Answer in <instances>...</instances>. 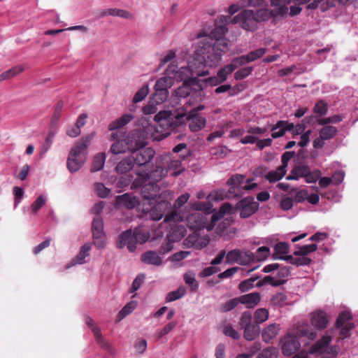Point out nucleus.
Here are the masks:
<instances>
[{
  "label": "nucleus",
  "mask_w": 358,
  "mask_h": 358,
  "mask_svg": "<svg viewBox=\"0 0 358 358\" xmlns=\"http://www.w3.org/2000/svg\"><path fill=\"white\" fill-rule=\"evenodd\" d=\"M135 164V159L131 156L122 159L115 168L117 174H124L131 171Z\"/></svg>",
  "instance_id": "24"
},
{
  "label": "nucleus",
  "mask_w": 358,
  "mask_h": 358,
  "mask_svg": "<svg viewBox=\"0 0 358 358\" xmlns=\"http://www.w3.org/2000/svg\"><path fill=\"white\" fill-rule=\"evenodd\" d=\"M110 151L113 155L124 153L127 151H129L125 139L122 138L114 142L110 147Z\"/></svg>",
  "instance_id": "38"
},
{
  "label": "nucleus",
  "mask_w": 358,
  "mask_h": 358,
  "mask_svg": "<svg viewBox=\"0 0 358 358\" xmlns=\"http://www.w3.org/2000/svg\"><path fill=\"white\" fill-rule=\"evenodd\" d=\"M155 124L145 118L142 117L137 121L138 134L144 141L152 139L160 141L169 136L174 130L177 131L179 126V110L174 113L170 110H161L155 115Z\"/></svg>",
  "instance_id": "3"
},
{
  "label": "nucleus",
  "mask_w": 358,
  "mask_h": 358,
  "mask_svg": "<svg viewBox=\"0 0 358 358\" xmlns=\"http://www.w3.org/2000/svg\"><path fill=\"white\" fill-rule=\"evenodd\" d=\"M95 190L97 195L101 198L107 197L110 192V189L107 188L103 183L100 182L95 184Z\"/></svg>",
  "instance_id": "60"
},
{
  "label": "nucleus",
  "mask_w": 358,
  "mask_h": 358,
  "mask_svg": "<svg viewBox=\"0 0 358 358\" xmlns=\"http://www.w3.org/2000/svg\"><path fill=\"white\" fill-rule=\"evenodd\" d=\"M155 155V151L152 148L145 146L143 148H139L131 157L135 159V164L138 166H143L147 165Z\"/></svg>",
  "instance_id": "14"
},
{
  "label": "nucleus",
  "mask_w": 358,
  "mask_h": 358,
  "mask_svg": "<svg viewBox=\"0 0 358 358\" xmlns=\"http://www.w3.org/2000/svg\"><path fill=\"white\" fill-rule=\"evenodd\" d=\"M229 20V17L222 16L220 18V22L222 24H218V22H215V27L210 31L209 36L207 38L213 39L217 38H224L223 36L228 31V28L227 27V22Z\"/></svg>",
  "instance_id": "22"
},
{
  "label": "nucleus",
  "mask_w": 358,
  "mask_h": 358,
  "mask_svg": "<svg viewBox=\"0 0 358 358\" xmlns=\"http://www.w3.org/2000/svg\"><path fill=\"white\" fill-rule=\"evenodd\" d=\"M280 329L279 324H271L263 330L262 336H277Z\"/></svg>",
  "instance_id": "59"
},
{
  "label": "nucleus",
  "mask_w": 358,
  "mask_h": 358,
  "mask_svg": "<svg viewBox=\"0 0 358 358\" xmlns=\"http://www.w3.org/2000/svg\"><path fill=\"white\" fill-rule=\"evenodd\" d=\"M138 203V201L135 196H132L129 194L125 193L116 196L115 207V208L124 207L127 209L131 210L136 208Z\"/></svg>",
  "instance_id": "19"
},
{
  "label": "nucleus",
  "mask_w": 358,
  "mask_h": 358,
  "mask_svg": "<svg viewBox=\"0 0 358 358\" xmlns=\"http://www.w3.org/2000/svg\"><path fill=\"white\" fill-rule=\"evenodd\" d=\"M286 336H316L309 324L304 321L299 322L295 332L289 333Z\"/></svg>",
  "instance_id": "29"
},
{
  "label": "nucleus",
  "mask_w": 358,
  "mask_h": 358,
  "mask_svg": "<svg viewBox=\"0 0 358 358\" xmlns=\"http://www.w3.org/2000/svg\"><path fill=\"white\" fill-rule=\"evenodd\" d=\"M184 280L185 283L190 287L191 292H195L199 288V283L195 279L194 273L189 271L184 275Z\"/></svg>",
  "instance_id": "46"
},
{
  "label": "nucleus",
  "mask_w": 358,
  "mask_h": 358,
  "mask_svg": "<svg viewBox=\"0 0 358 358\" xmlns=\"http://www.w3.org/2000/svg\"><path fill=\"white\" fill-rule=\"evenodd\" d=\"M317 249V245L315 243H312L309 245H305L300 246L298 250L294 252V255L295 256H303L306 257L311 252L316 251Z\"/></svg>",
  "instance_id": "44"
},
{
  "label": "nucleus",
  "mask_w": 358,
  "mask_h": 358,
  "mask_svg": "<svg viewBox=\"0 0 358 358\" xmlns=\"http://www.w3.org/2000/svg\"><path fill=\"white\" fill-rule=\"evenodd\" d=\"M94 136V133L88 134L78 140L72 147L67 159V168L70 172L78 171L84 164L87 155V148Z\"/></svg>",
  "instance_id": "6"
},
{
  "label": "nucleus",
  "mask_w": 358,
  "mask_h": 358,
  "mask_svg": "<svg viewBox=\"0 0 358 358\" xmlns=\"http://www.w3.org/2000/svg\"><path fill=\"white\" fill-rule=\"evenodd\" d=\"M198 236L199 234L197 231H192V233L189 234L187 238L184 241L183 245L185 248H194L197 241Z\"/></svg>",
  "instance_id": "56"
},
{
  "label": "nucleus",
  "mask_w": 358,
  "mask_h": 358,
  "mask_svg": "<svg viewBox=\"0 0 358 358\" xmlns=\"http://www.w3.org/2000/svg\"><path fill=\"white\" fill-rule=\"evenodd\" d=\"M141 260L146 264L160 266L162 264V259L159 255L152 250H149L143 253L141 256Z\"/></svg>",
  "instance_id": "27"
},
{
  "label": "nucleus",
  "mask_w": 358,
  "mask_h": 358,
  "mask_svg": "<svg viewBox=\"0 0 358 358\" xmlns=\"http://www.w3.org/2000/svg\"><path fill=\"white\" fill-rule=\"evenodd\" d=\"M238 298L231 299L225 303H223L220 306V311L222 313H226L234 310L238 305Z\"/></svg>",
  "instance_id": "51"
},
{
  "label": "nucleus",
  "mask_w": 358,
  "mask_h": 358,
  "mask_svg": "<svg viewBox=\"0 0 358 358\" xmlns=\"http://www.w3.org/2000/svg\"><path fill=\"white\" fill-rule=\"evenodd\" d=\"M132 229H129L122 231L118 236L117 241V248L122 249L127 245L128 250L130 252H134L136 250L135 243L132 238Z\"/></svg>",
  "instance_id": "16"
},
{
  "label": "nucleus",
  "mask_w": 358,
  "mask_h": 358,
  "mask_svg": "<svg viewBox=\"0 0 358 358\" xmlns=\"http://www.w3.org/2000/svg\"><path fill=\"white\" fill-rule=\"evenodd\" d=\"M190 77L185 80L180 86V97L190 96L189 100V105H192V99L193 102L202 101L204 98L203 89L209 83L211 86L218 85L223 82L218 79L216 76L210 77L206 79H199L200 76L193 75L192 71L188 67Z\"/></svg>",
  "instance_id": "4"
},
{
  "label": "nucleus",
  "mask_w": 358,
  "mask_h": 358,
  "mask_svg": "<svg viewBox=\"0 0 358 358\" xmlns=\"http://www.w3.org/2000/svg\"><path fill=\"white\" fill-rule=\"evenodd\" d=\"M23 71H24V69L21 66L17 65V66H13V68L3 72L0 75V82L6 80H9V79L16 76L17 75L20 74Z\"/></svg>",
  "instance_id": "40"
},
{
  "label": "nucleus",
  "mask_w": 358,
  "mask_h": 358,
  "mask_svg": "<svg viewBox=\"0 0 358 358\" xmlns=\"http://www.w3.org/2000/svg\"><path fill=\"white\" fill-rule=\"evenodd\" d=\"M289 245L286 242H279L274 246V252L272 255V259L274 257H282L289 252Z\"/></svg>",
  "instance_id": "39"
},
{
  "label": "nucleus",
  "mask_w": 358,
  "mask_h": 358,
  "mask_svg": "<svg viewBox=\"0 0 358 358\" xmlns=\"http://www.w3.org/2000/svg\"><path fill=\"white\" fill-rule=\"evenodd\" d=\"M96 343L109 353L113 355L114 353V349L113 346L106 339V337H96Z\"/></svg>",
  "instance_id": "63"
},
{
  "label": "nucleus",
  "mask_w": 358,
  "mask_h": 358,
  "mask_svg": "<svg viewBox=\"0 0 358 358\" xmlns=\"http://www.w3.org/2000/svg\"><path fill=\"white\" fill-rule=\"evenodd\" d=\"M185 116H187V120L189 121V128L192 131H198L206 124V119L199 115L185 114L183 111L180 112V120Z\"/></svg>",
  "instance_id": "17"
},
{
  "label": "nucleus",
  "mask_w": 358,
  "mask_h": 358,
  "mask_svg": "<svg viewBox=\"0 0 358 358\" xmlns=\"http://www.w3.org/2000/svg\"><path fill=\"white\" fill-rule=\"evenodd\" d=\"M124 139L127 142L128 150L132 155H134L135 152L139 148H143V147H145L147 145V142L141 138L138 134V131H136L135 129H134Z\"/></svg>",
  "instance_id": "15"
},
{
  "label": "nucleus",
  "mask_w": 358,
  "mask_h": 358,
  "mask_svg": "<svg viewBox=\"0 0 358 358\" xmlns=\"http://www.w3.org/2000/svg\"><path fill=\"white\" fill-rule=\"evenodd\" d=\"M240 326L244 329L243 336H259V326L252 322V316L249 312H244L240 320Z\"/></svg>",
  "instance_id": "13"
},
{
  "label": "nucleus",
  "mask_w": 358,
  "mask_h": 358,
  "mask_svg": "<svg viewBox=\"0 0 358 358\" xmlns=\"http://www.w3.org/2000/svg\"><path fill=\"white\" fill-rule=\"evenodd\" d=\"M137 303L134 301H130L128 302L119 312L118 313V317L119 320H122L124 317H126L127 315L131 313L136 307Z\"/></svg>",
  "instance_id": "50"
},
{
  "label": "nucleus",
  "mask_w": 358,
  "mask_h": 358,
  "mask_svg": "<svg viewBox=\"0 0 358 358\" xmlns=\"http://www.w3.org/2000/svg\"><path fill=\"white\" fill-rule=\"evenodd\" d=\"M45 198L43 195H40L31 205V211L36 214L38 211L45 205Z\"/></svg>",
  "instance_id": "62"
},
{
  "label": "nucleus",
  "mask_w": 358,
  "mask_h": 358,
  "mask_svg": "<svg viewBox=\"0 0 358 358\" xmlns=\"http://www.w3.org/2000/svg\"><path fill=\"white\" fill-rule=\"evenodd\" d=\"M168 170L165 164L162 159H156V164L152 169L148 173V178L153 182L157 183L161 181L162 178L166 176Z\"/></svg>",
  "instance_id": "18"
},
{
  "label": "nucleus",
  "mask_w": 358,
  "mask_h": 358,
  "mask_svg": "<svg viewBox=\"0 0 358 358\" xmlns=\"http://www.w3.org/2000/svg\"><path fill=\"white\" fill-rule=\"evenodd\" d=\"M266 49L263 48L250 52L247 55L249 62H254L257 59L261 58L266 53Z\"/></svg>",
  "instance_id": "61"
},
{
  "label": "nucleus",
  "mask_w": 358,
  "mask_h": 358,
  "mask_svg": "<svg viewBox=\"0 0 358 358\" xmlns=\"http://www.w3.org/2000/svg\"><path fill=\"white\" fill-rule=\"evenodd\" d=\"M286 169L283 167L278 166L276 170L268 172L265 178L270 182H275L281 180L286 174Z\"/></svg>",
  "instance_id": "32"
},
{
  "label": "nucleus",
  "mask_w": 358,
  "mask_h": 358,
  "mask_svg": "<svg viewBox=\"0 0 358 358\" xmlns=\"http://www.w3.org/2000/svg\"><path fill=\"white\" fill-rule=\"evenodd\" d=\"M173 83L174 82L171 78L166 77L161 78L156 82L155 90L169 92L168 89L171 88Z\"/></svg>",
  "instance_id": "37"
},
{
  "label": "nucleus",
  "mask_w": 358,
  "mask_h": 358,
  "mask_svg": "<svg viewBox=\"0 0 358 358\" xmlns=\"http://www.w3.org/2000/svg\"><path fill=\"white\" fill-rule=\"evenodd\" d=\"M287 296L283 292H277L273 295L271 303L275 306H282L287 304Z\"/></svg>",
  "instance_id": "48"
},
{
  "label": "nucleus",
  "mask_w": 358,
  "mask_h": 358,
  "mask_svg": "<svg viewBox=\"0 0 358 358\" xmlns=\"http://www.w3.org/2000/svg\"><path fill=\"white\" fill-rule=\"evenodd\" d=\"M335 328L339 331L340 336H345L355 328L352 314L349 311L339 313L335 324Z\"/></svg>",
  "instance_id": "11"
},
{
  "label": "nucleus",
  "mask_w": 358,
  "mask_h": 358,
  "mask_svg": "<svg viewBox=\"0 0 358 358\" xmlns=\"http://www.w3.org/2000/svg\"><path fill=\"white\" fill-rule=\"evenodd\" d=\"M148 179V173H137V178L131 183V189H137L143 187Z\"/></svg>",
  "instance_id": "53"
},
{
  "label": "nucleus",
  "mask_w": 358,
  "mask_h": 358,
  "mask_svg": "<svg viewBox=\"0 0 358 358\" xmlns=\"http://www.w3.org/2000/svg\"><path fill=\"white\" fill-rule=\"evenodd\" d=\"M287 124V121L279 120L274 124L271 131H272L271 136L273 138H277L283 136L286 132L284 125Z\"/></svg>",
  "instance_id": "42"
},
{
  "label": "nucleus",
  "mask_w": 358,
  "mask_h": 358,
  "mask_svg": "<svg viewBox=\"0 0 358 358\" xmlns=\"http://www.w3.org/2000/svg\"><path fill=\"white\" fill-rule=\"evenodd\" d=\"M144 278H145L144 274H143V273L138 274L133 281V283H132V285H131V287L130 289V292H134L137 291L142 285Z\"/></svg>",
  "instance_id": "64"
},
{
  "label": "nucleus",
  "mask_w": 358,
  "mask_h": 358,
  "mask_svg": "<svg viewBox=\"0 0 358 358\" xmlns=\"http://www.w3.org/2000/svg\"><path fill=\"white\" fill-rule=\"evenodd\" d=\"M149 92L148 85L145 84L137 91L133 98V103H136L141 101L148 95Z\"/></svg>",
  "instance_id": "54"
},
{
  "label": "nucleus",
  "mask_w": 358,
  "mask_h": 358,
  "mask_svg": "<svg viewBox=\"0 0 358 358\" xmlns=\"http://www.w3.org/2000/svg\"><path fill=\"white\" fill-rule=\"evenodd\" d=\"M236 207L240 210V217L245 219L256 213L259 209V204L252 196H247L239 201Z\"/></svg>",
  "instance_id": "12"
},
{
  "label": "nucleus",
  "mask_w": 358,
  "mask_h": 358,
  "mask_svg": "<svg viewBox=\"0 0 358 358\" xmlns=\"http://www.w3.org/2000/svg\"><path fill=\"white\" fill-rule=\"evenodd\" d=\"M191 205V211L188 215L180 213V222L185 218V223L192 231H198L206 228L208 231L213 229L211 224H208V219L203 213H210L213 205L207 201H195Z\"/></svg>",
  "instance_id": "5"
},
{
  "label": "nucleus",
  "mask_w": 358,
  "mask_h": 358,
  "mask_svg": "<svg viewBox=\"0 0 358 358\" xmlns=\"http://www.w3.org/2000/svg\"><path fill=\"white\" fill-rule=\"evenodd\" d=\"M141 194L142 198L149 201L150 204H153V201L172 196L170 191L162 190L159 185L153 181L148 182L141 187Z\"/></svg>",
  "instance_id": "7"
},
{
  "label": "nucleus",
  "mask_w": 358,
  "mask_h": 358,
  "mask_svg": "<svg viewBox=\"0 0 358 358\" xmlns=\"http://www.w3.org/2000/svg\"><path fill=\"white\" fill-rule=\"evenodd\" d=\"M255 324L259 325L260 323L265 322L268 317V310L266 308H259L255 313Z\"/></svg>",
  "instance_id": "49"
},
{
  "label": "nucleus",
  "mask_w": 358,
  "mask_h": 358,
  "mask_svg": "<svg viewBox=\"0 0 358 358\" xmlns=\"http://www.w3.org/2000/svg\"><path fill=\"white\" fill-rule=\"evenodd\" d=\"M313 112L318 117H322L327 115L328 112V104L323 100L318 101L314 106Z\"/></svg>",
  "instance_id": "47"
},
{
  "label": "nucleus",
  "mask_w": 358,
  "mask_h": 358,
  "mask_svg": "<svg viewBox=\"0 0 358 358\" xmlns=\"http://www.w3.org/2000/svg\"><path fill=\"white\" fill-rule=\"evenodd\" d=\"M245 176L241 174H235L231 176L227 182V185L230 186L229 192L238 196V192L240 191L239 186L243 182Z\"/></svg>",
  "instance_id": "26"
},
{
  "label": "nucleus",
  "mask_w": 358,
  "mask_h": 358,
  "mask_svg": "<svg viewBox=\"0 0 358 358\" xmlns=\"http://www.w3.org/2000/svg\"><path fill=\"white\" fill-rule=\"evenodd\" d=\"M311 324L318 330L324 329L328 324L327 313L321 310H316L311 313Z\"/></svg>",
  "instance_id": "21"
},
{
  "label": "nucleus",
  "mask_w": 358,
  "mask_h": 358,
  "mask_svg": "<svg viewBox=\"0 0 358 358\" xmlns=\"http://www.w3.org/2000/svg\"><path fill=\"white\" fill-rule=\"evenodd\" d=\"M165 75V77L173 79V82L179 81V67L175 62L169 65L166 69Z\"/></svg>",
  "instance_id": "41"
},
{
  "label": "nucleus",
  "mask_w": 358,
  "mask_h": 358,
  "mask_svg": "<svg viewBox=\"0 0 358 358\" xmlns=\"http://www.w3.org/2000/svg\"><path fill=\"white\" fill-rule=\"evenodd\" d=\"M298 338L285 337V340H281L280 342L282 343V350L285 355L290 356L299 350L301 343Z\"/></svg>",
  "instance_id": "20"
},
{
  "label": "nucleus",
  "mask_w": 358,
  "mask_h": 358,
  "mask_svg": "<svg viewBox=\"0 0 358 358\" xmlns=\"http://www.w3.org/2000/svg\"><path fill=\"white\" fill-rule=\"evenodd\" d=\"M291 2V0H271V5L275 7L273 12L275 15L284 16L288 11L287 5Z\"/></svg>",
  "instance_id": "28"
},
{
  "label": "nucleus",
  "mask_w": 358,
  "mask_h": 358,
  "mask_svg": "<svg viewBox=\"0 0 358 358\" xmlns=\"http://www.w3.org/2000/svg\"><path fill=\"white\" fill-rule=\"evenodd\" d=\"M252 67L250 66L241 68L234 73V78L237 80H243L248 76L252 73Z\"/></svg>",
  "instance_id": "57"
},
{
  "label": "nucleus",
  "mask_w": 358,
  "mask_h": 358,
  "mask_svg": "<svg viewBox=\"0 0 358 358\" xmlns=\"http://www.w3.org/2000/svg\"><path fill=\"white\" fill-rule=\"evenodd\" d=\"M259 279V275L252 276L250 278L243 280L238 285V289L241 292L244 293L254 287V283Z\"/></svg>",
  "instance_id": "45"
},
{
  "label": "nucleus",
  "mask_w": 358,
  "mask_h": 358,
  "mask_svg": "<svg viewBox=\"0 0 358 358\" xmlns=\"http://www.w3.org/2000/svg\"><path fill=\"white\" fill-rule=\"evenodd\" d=\"M331 337H321L320 340L310 347L309 352L313 355H321L326 352L327 355L322 358H336L340 348L338 345L328 347V345L331 342Z\"/></svg>",
  "instance_id": "8"
},
{
  "label": "nucleus",
  "mask_w": 358,
  "mask_h": 358,
  "mask_svg": "<svg viewBox=\"0 0 358 358\" xmlns=\"http://www.w3.org/2000/svg\"><path fill=\"white\" fill-rule=\"evenodd\" d=\"M132 238L136 246L137 243L143 244L150 238V233L141 227H136L132 230Z\"/></svg>",
  "instance_id": "31"
},
{
  "label": "nucleus",
  "mask_w": 358,
  "mask_h": 358,
  "mask_svg": "<svg viewBox=\"0 0 358 358\" xmlns=\"http://www.w3.org/2000/svg\"><path fill=\"white\" fill-rule=\"evenodd\" d=\"M93 243L98 249L105 247L103 221L101 216H95L92 223Z\"/></svg>",
  "instance_id": "10"
},
{
  "label": "nucleus",
  "mask_w": 358,
  "mask_h": 358,
  "mask_svg": "<svg viewBox=\"0 0 358 358\" xmlns=\"http://www.w3.org/2000/svg\"><path fill=\"white\" fill-rule=\"evenodd\" d=\"M92 248V245L90 243H87L83 245L79 253L72 259L71 264L66 266V268H69L71 266H74L76 264H83L85 262V258L90 255V251Z\"/></svg>",
  "instance_id": "25"
},
{
  "label": "nucleus",
  "mask_w": 358,
  "mask_h": 358,
  "mask_svg": "<svg viewBox=\"0 0 358 358\" xmlns=\"http://www.w3.org/2000/svg\"><path fill=\"white\" fill-rule=\"evenodd\" d=\"M238 303L245 306L247 308H253L257 306L261 301V295L259 292H252L237 297Z\"/></svg>",
  "instance_id": "23"
},
{
  "label": "nucleus",
  "mask_w": 358,
  "mask_h": 358,
  "mask_svg": "<svg viewBox=\"0 0 358 358\" xmlns=\"http://www.w3.org/2000/svg\"><path fill=\"white\" fill-rule=\"evenodd\" d=\"M278 15H275L274 13L272 10H268L267 8H261L258 10H257L256 13H255V17L257 23L266 21L269 20L272 17H277Z\"/></svg>",
  "instance_id": "36"
},
{
  "label": "nucleus",
  "mask_w": 358,
  "mask_h": 358,
  "mask_svg": "<svg viewBox=\"0 0 358 358\" xmlns=\"http://www.w3.org/2000/svg\"><path fill=\"white\" fill-rule=\"evenodd\" d=\"M106 161V154L104 152H99L94 157L91 172H96L101 171L104 166Z\"/></svg>",
  "instance_id": "35"
},
{
  "label": "nucleus",
  "mask_w": 358,
  "mask_h": 358,
  "mask_svg": "<svg viewBox=\"0 0 358 358\" xmlns=\"http://www.w3.org/2000/svg\"><path fill=\"white\" fill-rule=\"evenodd\" d=\"M232 22L239 23L245 30L253 31L257 28V23L255 17V13L252 10H244L236 15Z\"/></svg>",
  "instance_id": "9"
},
{
  "label": "nucleus",
  "mask_w": 358,
  "mask_h": 358,
  "mask_svg": "<svg viewBox=\"0 0 358 358\" xmlns=\"http://www.w3.org/2000/svg\"><path fill=\"white\" fill-rule=\"evenodd\" d=\"M338 130L336 127L329 125L322 127L320 129L319 134L322 139L330 140L334 138Z\"/></svg>",
  "instance_id": "43"
},
{
  "label": "nucleus",
  "mask_w": 358,
  "mask_h": 358,
  "mask_svg": "<svg viewBox=\"0 0 358 358\" xmlns=\"http://www.w3.org/2000/svg\"><path fill=\"white\" fill-rule=\"evenodd\" d=\"M169 92H166L164 91L158 92L157 90L152 94L150 99L152 103H157L158 104H161L164 101L166 100L168 97Z\"/></svg>",
  "instance_id": "52"
},
{
  "label": "nucleus",
  "mask_w": 358,
  "mask_h": 358,
  "mask_svg": "<svg viewBox=\"0 0 358 358\" xmlns=\"http://www.w3.org/2000/svg\"><path fill=\"white\" fill-rule=\"evenodd\" d=\"M229 50V41L227 38H217L213 43L210 38L201 41L195 51L194 57L188 63L193 75L207 76V67L217 66L221 62L222 54Z\"/></svg>",
  "instance_id": "1"
},
{
  "label": "nucleus",
  "mask_w": 358,
  "mask_h": 358,
  "mask_svg": "<svg viewBox=\"0 0 358 358\" xmlns=\"http://www.w3.org/2000/svg\"><path fill=\"white\" fill-rule=\"evenodd\" d=\"M285 282V280L282 279H275L274 277L271 275L264 276L262 280H259L256 283L257 287H261L266 285H271L273 287H278L282 285Z\"/></svg>",
  "instance_id": "33"
},
{
  "label": "nucleus",
  "mask_w": 358,
  "mask_h": 358,
  "mask_svg": "<svg viewBox=\"0 0 358 358\" xmlns=\"http://www.w3.org/2000/svg\"><path fill=\"white\" fill-rule=\"evenodd\" d=\"M134 119V115L129 113L124 114L111 122L108 125V130L115 131L122 128Z\"/></svg>",
  "instance_id": "30"
},
{
  "label": "nucleus",
  "mask_w": 358,
  "mask_h": 358,
  "mask_svg": "<svg viewBox=\"0 0 358 358\" xmlns=\"http://www.w3.org/2000/svg\"><path fill=\"white\" fill-rule=\"evenodd\" d=\"M322 173L319 170H315L311 171L309 169V171H307V173L305 176V180L307 183H313L315 182L320 178Z\"/></svg>",
  "instance_id": "58"
},
{
  "label": "nucleus",
  "mask_w": 358,
  "mask_h": 358,
  "mask_svg": "<svg viewBox=\"0 0 358 358\" xmlns=\"http://www.w3.org/2000/svg\"><path fill=\"white\" fill-rule=\"evenodd\" d=\"M278 350L275 348L270 347L262 350L257 358H277Z\"/></svg>",
  "instance_id": "55"
},
{
  "label": "nucleus",
  "mask_w": 358,
  "mask_h": 358,
  "mask_svg": "<svg viewBox=\"0 0 358 358\" xmlns=\"http://www.w3.org/2000/svg\"><path fill=\"white\" fill-rule=\"evenodd\" d=\"M171 196L153 201L155 205L150 208V217L152 220L158 221L164 216L165 218L160 224L161 227L166 228V235L165 241L159 248V252L165 255L173 249L175 243L179 241V217L177 211H171L172 206L170 201Z\"/></svg>",
  "instance_id": "2"
},
{
  "label": "nucleus",
  "mask_w": 358,
  "mask_h": 358,
  "mask_svg": "<svg viewBox=\"0 0 358 358\" xmlns=\"http://www.w3.org/2000/svg\"><path fill=\"white\" fill-rule=\"evenodd\" d=\"M225 256L226 262L228 264L237 262L240 264H246V262L243 259L242 253L239 250H232Z\"/></svg>",
  "instance_id": "34"
}]
</instances>
